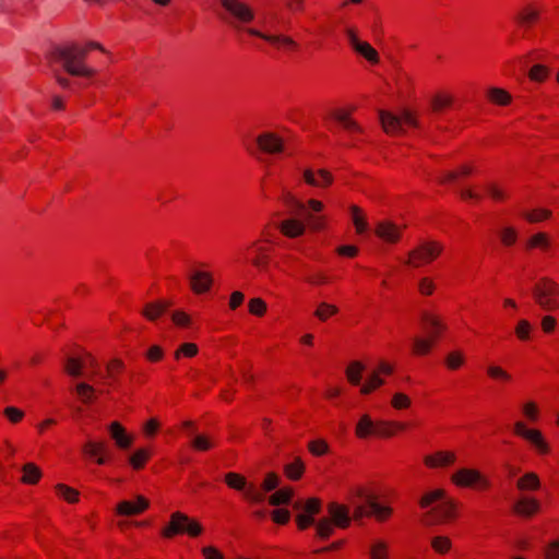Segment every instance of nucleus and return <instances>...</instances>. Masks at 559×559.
<instances>
[{"label":"nucleus","mask_w":559,"mask_h":559,"mask_svg":"<svg viewBox=\"0 0 559 559\" xmlns=\"http://www.w3.org/2000/svg\"><path fill=\"white\" fill-rule=\"evenodd\" d=\"M535 305L545 312L559 310V283L549 276L539 277L532 288Z\"/></svg>","instance_id":"nucleus-7"},{"label":"nucleus","mask_w":559,"mask_h":559,"mask_svg":"<svg viewBox=\"0 0 559 559\" xmlns=\"http://www.w3.org/2000/svg\"><path fill=\"white\" fill-rule=\"evenodd\" d=\"M367 559H392L390 543L383 537L371 538L365 550Z\"/></svg>","instance_id":"nucleus-27"},{"label":"nucleus","mask_w":559,"mask_h":559,"mask_svg":"<svg viewBox=\"0 0 559 559\" xmlns=\"http://www.w3.org/2000/svg\"><path fill=\"white\" fill-rule=\"evenodd\" d=\"M326 516L321 518L316 523V537L326 540L332 537L335 530H347L352 525L349 506L336 501H331L326 506Z\"/></svg>","instance_id":"nucleus-6"},{"label":"nucleus","mask_w":559,"mask_h":559,"mask_svg":"<svg viewBox=\"0 0 559 559\" xmlns=\"http://www.w3.org/2000/svg\"><path fill=\"white\" fill-rule=\"evenodd\" d=\"M152 455L150 449L140 448L129 456V464L134 471H141L146 466Z\"/></svg>","instance_id":"nucleus-42"},{"label":"nucleus","mask_w":559,"mask_h":559,"mask_svg":"<svg viewBox=\"0 0 559 559\" xmlns=\"http://www.w3.org/2000/svg\"><path fill=\"white\" fill-rule=\"evenodd\" d=\"M221 4L239 23L248 24L254 20L253 9L241 0H221Z\"/></svg>","instance_id":"nucleus-20"},{"label":"nucleus","mask_w":559,"mask_h":559,"mask_svg":"<svg viewBox=\"0 0 559 559\" xmlns=\"http://www.w3.org/2000/svg\"><path fill=\"white\" fill-rule=\"evenodd\" d=\"M540 486L539 476L535 472H527L516 480V488L520 491H536Z\"/></svg>","instance_id":"nucleus-41"},{"label":"nucleus","mask_w":559,"mask_h":559,"mask_svg":"<svg viewBox=\"0 0 559 559\" xmlns=\"http://www.w3.org/2000/svg\"><path fill=\"white\" fill-rule=\"evenodd\" d=\"M380 121L385 133L395 134L402 130L400 115L390 111H380Z\"/></svg>","instance_id":"nucleus-44"},{"label":"nucleus","mask_w":559,"mask_h":559,"mask_svg":"<svg viewBox=\"0 0 559 559\" xmlns=\"http://www.w3.org/2000/svg\"><path fill=\"white\" fill-rule=\"evenodd\" d=\"M106 374L108 385H117L120 382V377L126 370L124 362L119 358L110 359L106 365Z\"/></svg>","instance_id":"nucleus-33"},{"label":"nucleus","mask_w":559,"mask_h":559,"mask_svg":"<svg viewBox=\"0 0 559 559\" xmlns=\"http://www.w3.org/2000/svg\"><path fill=\"white\" fill-rule=\"evenodd\" d=\"M283 202L286 205H290L299 212H306L310 210L313 213H321L324 210L322 201L317 199H308L307 201H300L292 192H286L282 197Z\"/></svg>","instance_id":"nucleus-28"},{"label":"nucleus","mask_w":559,"mask_h":559,"mask_svg":"<svg viewBox=\"0 0 559 559\" xmlns=\"http://www.w3.org/2000/svg\"><path fill=\"white\" fill-rule=\"evenodd\" d=\"M306 471L304 461L300 457H295L292 462L284 465L283 472L287 479L292 481L299 480Z\"/></svg>","instance_id":"nucleus-40"},{"label":"nucleus","mask_w":559,"mask_h":559,"mask_svg":"<svg viewBox=\"0 0 559 559\" xmlns=\"http://www.w3.org/2000/svg\"><path fill=\"white\" fill-rule=\"evenodd\" d=\"M280 485V477L275 472H269L263 478L262 484L259 486V489L263 496V502L266 500V493L275 490Z\"/></svg>","instance_id":"nucleus-56"},{"label":"nucleus","mask_w":559,"mask_h":559,"mask_svg":"<svg viewBox=\"0 0 559 559\" xmlns=\"http://www.w3.org/2000/svg\"><path fill=\"white\" fill-rule=\"evenodd\" d=\"M98 362L95 357L84 350L79 349L74 354L67 357L64 361V371L68 376L79 378L85 374V371L96 372Z\"/></svg>","instance_id":"nucleus-13"},{"label":"nucleus","mask_w":559,"mask_h":559,"mask_svg":"<svg viewBox=\"0 0 559 559\" xmlns=\"http://www.w3.org/2000/svg\"><path fill=\"white\" fill-rule=\"evenodd\" d=\"M202 533V524L181 511L173 512L169 522L160 531L162 537L166 539H171L178 535H187L191 538H195Z\"/></svg>","instance_id":"nucleus-8"},{"label":"nucleus","mask_w":559,"mask_h":559,"mask_svg":"<svg viewBox=\"0 0 559 559\" xmlns=\"http://www.w3.org/2000/svg\"><path fill=\"white\" fill-rule=\"evenodd\" d=\"M437 290V284L430 276H423L417 282V292L423 297H430Z\"/></svg>","instance_id":"nucleus-58"},{"label":"nucleus","mask_w":559,"mask_h":559,"mask_svg":"<svg viewBox=\"0 0 559 559\" xmlns=\"http://www.w3.org/2000/svg\"><path fill=\"white\" fill-rule=\"evenodd\" d=\"M374 234L384 242L396 243L402 238V227L392 222L384 221L376 226Z\"/></svg>","instance_id":"nucleus-29"},{"label":"nucleus","mask_w":559,"mask_h":559,"mask_svg":"<svg viewBox=\"0 0 559 559\" xmlns=\"http://www.w3.org/2000/svg\"><path fill=\"white\" fill-rule=\"evenodd\" d=\"M407 428L408 424L404 421L374 420L369 414H362L355 425V437L359 440L390 439Z\"/></svg>","instance_id":"nucleus-5"},{"label":"nucleus","mask_w":559,"mask_h":559,"mask_svg":"<svg viewBox=\"0 0 559 559\" xmlns=\"http://www.w3.org/2000/svg\"><path fill=\"white\" fill-rule=\"evenodd\" d=\"M217 445L216 439L207 435H197L191 441V448L199 452H206Z\"/></svg>","instance_id":"nucleus-51"},{"label":"nucleus","mask_w":559,"mask_h":559,"mask_svg":"<svg viewBox=\"0 0 559 559\" xmlns=\"http://www.w3.org/2000/svg\"><path fill=\"white\" fill-rule=\"evenodd\" d=\"M449 495L445 489L436 488V489L425 492L420 497V499L418 501V506L420 509H428V508L431 509L432 507H435L436 504H438L442 500H444Z\"/></svg>","instance_id":"nucleus-36"},{"label":"nucleus","mask_w":559,"mask_h":559,"mask_svg":"<svg viewBox=\"0 0 559 559\" xmlns=\"http://www.w3.org/2000/svg\"><path fill=\"white\" fill-rule=\"evenodd\" d=\"M301 179L306 186L323 190L334 182V176L325 168L307 167L301 171Z\"/></svg>","instance_id":"nucleus-19"},{"label":"nucleus","mask_w":559,"mask_h":559,"mask_svg":"<svg viewBox=\"0 0 559 559\" xmlns=\"http://www.w3.org/2000/svg\"><path fill=\"white\" fill-rule=\"evenodd\" d=\"M437 341H435L429 335L427 336H416L412 342L411 353L415 357H425L432 353L433 348L437 345Z\"/></svg>","instance_id":"nucleus-31"},{"label":"nucleus","mask_w":559,"mask_h":559,"mask_svg":"<svg viewBox=\"0 0 559 559\" xmlns=\"http://www.w3.org/2000/svg\"><path fill=\"white\" fill-rule=\"evenodd\" d=\"M390 405L395 411H406L412 406V400L406 393L396 392L392 395Z\"/></svg>","instance_id":"nucleus-61"},{"label":"nucleus","mask_w":559,"mask_h":559,"mask_svg":"<svg viewBox=\"0 0 559 559\" xmlns=\"http://www.w3.org/2000/svg\"><path fill=\"white\" fill-rule=\"evenodd\" d=\"M171 306V302L165 299L146 304L142 309V316L148 321H156Z\"/></svg>","instance_id":"nucleus-32"},{"label":"nucleus","mask_w":559,"mask_h":559,"mask_svg":"<svg viewBox=\"0 0 559 559\" xmlns=\"http://www.w3.org/2000/svg\"><path fill=\"white\" fill-rule=\"evenodd\" d=\"M83 455L95 464L103 466L112 461L114 454L106 440L88 439L82 445Z\"/></svg>","instance_id":"nucleus-15"},{"label":"nucleus","mask_w":559,"mask_h":559,"mask_svg":"<svg viewBox=\"0 0 559 559\" xmlns=\"http://www.w3.org/2000/svg\"><path fill=\"white\" fill-rule=\"evenodd\" d=\"M224 483L228 488L241 492L242 499L247 503L251 506L263 503V496L259 489V485L253 481H248L242 474L228 472L224 475Z\"/></svg>","instance_id":"nucleus-11"},{"label":"nucleus","mask_w":559,"mask_h":559,"mask_svg":"<svg viewBox=\"0 0 559 559\" xmlns=\"http://www.w3.org/2000/svg\"><path fill=\"white\" fill-rule=\"evenodd\" d=\"M486 373L488 378L495 381H500L503 383H509L512 381V376L506 369L497 365L488 366Z\"/></svg>","instance_id":"nucleus-60"},{"label":"nucleus","mask_w":559,"mask_h":559,"mask_svg":"<svg viewBox=\"0 0 559 559\" xmlns=\"http://www.w3.org/2000/svg\"><path fill=\"white\" fill-rule=\"evenodd\" d=\"M443 251V242L433 239L424 240L408 252L405 264L413 269L427 266L439 259Z\"/></svg>","instance_id":"nucleus-10"},{"label":"nucleus","mask_w":559,"mask_h":559,"mask_svg":"<svg viewBox=\"0 0 559 559\" xmlns=\"http://www.w3.org/2000/svg\"><path fill=\"white\" fill-rule=\"evenodd\" d=\"M430 547L435 554L439 556H447L453 548V542L447 535H436L430 539Z\"/></svg>","instance_id":"nucleus-43"},{"label":"nucleus","mask_w":559,"mask_h":559,"mask_svg":"<svg viewBox=\"0 0 559 559\" xmlns=\"http://www.w3.org/2000/svg\"><path fill=\"white\" fill-rule=\"evenodd\" d=\"M365 370L366 365L360 360L350 361L345 368V377L347 382L353 386L360 385Z\"/></svg>","instance_id":"nucleus-34"},{"label":"nucleus","mask_w":559,"mask_h":559,"mask_svg":"<svg viewBox=\"0 0 559 559\" xmlns=\"http://www.w3.org/2000/svg\"><path fill=\"white\" fill-rule=\"evenodd\" d=\"M150 508V501L142 495L135 500H122L116 507V514L120 516H135L144 513Z\"/></svg>","instance_id":"nucleus-26"},{"label":"nucleus","mask_w":559,"mask_h":559,"mask_svg":"<svg viewBox=\"0 0 559 559\" xmlns=\"http://www.w3.org/2000/svg\"><path fill=\"white\" fill-rule=\"evenodd\" d=\"M338 312V308L335 306V305H332V304H328V302H320L316 310H314V317L322 321V322H325L328 321L330 318H332L333 316H335L336 313Z\"/></svg>","instance_id":"nucleus-57"},{"label":"nucleus","mask_w":559,"mask_h":559,"mask_svg":"<svg viewBox=\"0 0 559 559\" xmlns=\"http://www.w3.org/2000/svg\"><path fill=\"white\" fill-rule=\"evenodd\" d=\"M420 321L427 331V335L437 342H439L449 330V326L443 317L429 310L421 312Z\"/></svg>","instance_id":"nucleus-18"},{"label":"nucleus","mask_w":559,"mask_h":559,"mask_svg":"<svg viewBox=\"0 0 559 559\" xmlns=\"http://www.w3.org/2000/svg\"><path fill=\"white\" fill-rule=\"evenodd\" d=\"M520 411L523 419H519L513 423V435L525 441L536 454L542 456L550 454L551 445L543 431L527 425L528 423L536 424L542 418V411L537 402L533 400L524 401L521 404Z\"/></svg>","instance_id":"nucleus-2"},{"label":"nucleus","mask_w":559,"mask_h":559,"mask_svg":"<svg viewBox=\"0 0 559 559\" xmlns=\"http://www.w3.org/2000/svg\"><path fill=\"white\" fill-rule=\"evenodd\" d=\"M255 143L258 148L269 155L281 154L285 151L284 139L275 132L266 131L260 133Z\"/></svg>","instance_id":"nucleus-24"},{"label":"nucleus","mask_w":559,"mask_h":559,"mask_svg":"<svg viewBox=\"0 0 559 559\" xmlns=\"http://www.w3.org/2000/svg\"><path fill=\"white\" fill-rule=\"evenodd\" d=\"M497 237L503 248H512L519 241V230L514 226L504 225L497 230Z\"/></svg>","instance_id":"nucleus-37"},{"label":"nucleus","mask_w":559,"mask_h":559,"mask_svg":"<svg viewBox=\"0 0 559 559\" xmlns=\"http://www.w3.org/2000/svg\"><path fill=\"white\" fill-rule=\"evenodd\" d=\"M385 384V380L381 377H379L373 371L370 372V374L367 377L365 382L360 384L359 393L361 395H370L378 391L381 386Z\"/></svg>","instance_id":"nucleus-47"},{"label":"nucleus","mask_w":559,"mask_h":559,"mask_svg":"<svg viewBox=\"0 0 559 559\" xmlns=\"http://www.w3.org/2000/svg\"><path fill=\"white\" fill-rule=\"evenodd\" d=\"M473 166L469 164L461 165L457 169L448 171L443 175L441 178L442 183L452 182L454 180H457L460 178H464L473 174Z\"/></svg>","instance_id":"nucleus-54"},{"label":"nucleus","mask_w":559,"mask_h":559,"mask_svg":"<svg viewBox=\"0 0 559 559\" xmlns=\"http://www.w3.org/2000/svg\"><path fill=\"white\" fill-rule=\"evenodd\" d=\"M56 495L68 503H76L80 499V492L66 484H57L55 486Z\"/></svg>","instance_id":"nucleus-50"},{"label":"nucleus","mask_w":559,"mask_h":559,"mask_svg":"<svg viewBox=\"0 0 559 559\" xmlns=\"http://www.w3.org/2000/svg\"><path fill=\"white\" fill-rule=\"evenodd\" d=\"M552 216V212L548 209H533L523 213V217L531 224L548 221Z\"/></svg>","instance_id":"nucleus-52"},{"label":"nucleus","mask_w":559,"mask_h":559,"mask_svg":"<svg viewBox=\"0 0 559 559\" xmlns=\"http://www.w3.org/2000/svg\"><path fill=\"white\" fill-rule=\"evenodd\" d=\"M451 484L460 489L475 491H489L492 488L491 479L476 467H460L450 475Z\"/></svg>","instance_id":"nucleus-9"},{"label":"nucleus","mask_w":559,"mask_h":559,"mask_svg":"<svg viewBox=\"0 0 559 559\" xmlns=\"http://www.w3.org/2000/svg\"><path fill=\"white\" fill-rule=\"evenodd\" d=\"M92 50H99L106 59H109L108 51L97 41L57 47L51 52V58L53 61L59 62L68 74L83 79H93L98 74V70L92 64L90 59Z\"/></svg>","instance_id":"nucleus-1"},{"label":"nucleus","mask_w":559,"mask_h":559,"mask_svg":"<svg viewBox=\"0 0 559 559\" xmlns=\"http://www.w3.org/2000/svg\"><path fill=\"white\" fill-rule=\"evenodd\" d=\"M539 326L544 334L550 335L556 331L558 326V320L555 316L550 313L544 314L540 318Z\"/></svg>","instance_id":"nucleus-64"},{"label":"nucleus","mask_w":559,"mask_h":559,"mask_svg":"<svg viewBox=\"0 0 559 559\" xmlns=\"http://www.w3.org/2000/svg\"><path fill=\"white\" fill-rule=\"evenodd\" d=\"M540 509V503L536 498L524 496L521 497L513 506V511L518 515L531 518Z\"/></svg>","instance_id":"nucleus-30"},{"label":"nucleus","mask_w":559,"mask_h":559,"mask_svg":"<svg viewBox=\"0 0 559 559\" xmlns=\"http://www.w3.org/2000/svg\"><path fill=\"white\" fill-rule=\"evenodd\" d=\"M107 431L117 449L121 451L129 450L134 443V436L129 433L124 426L119 421H111L107 426Z\"/></svg>","instance_id":"nucleus-25"},{"label":"nucleus","mask_w":559,"mask_h":559,"mask_svg":"<svg viewBox=\"0 0 559 559\" xmlns=\"http://www.w3.org/2000/svg\"><path fill=\"white\" fill-rule=\"evenodd\" d=\"M293 495H294V491L292 488H289V487L281 488L278 490H276L275 492H273L269 497V503L271 506H276V507L282 506V504H287L292 500Z\"/></svg>","instance_id":"nucleus-55"},{"label":"nucleus","mask_w":559,"mask_h":559,"mask_svg":"<svg viewBox=\"0 0 559 559\" xmlns=\"http://www.w3.org/2000/svg\"><path fill=\"white\" fill-rule=\"evenodd\" d=\"M273 226V236L277 230L287 239H297L304 237L307 231L318 233L324 230L328 226V219L320 213H305L304 219L289 216L278 222H271Z\"/></svg>","instance_id":"nucleus-3"},{"label":"nucleus","mask_w":559,"mask_h":559,"mask_svg":"<svg viewBox=\"0 0 559 559\" xmlns=\"http://www.w3.org/2000/svg\"><path fill=\"white\" fill-rule=\"evenodd\" d=\"M353 51L368 61L371 66H376L380 62L379 52L368 41L361 40L354 46Z\"/></svg>","instance_id":"nucleus-38"},{"label":"nucleus","mask_w":559,"mask_h":559,"mask_svg":"<svg viewBox=\"0 0 559 559\" xmlns=\"http://www.w3.org/2000/svg\"><path fill=\"white\" fill-rule=\"evenodd\" d=\"M551 246V237L545 231H538L532 235L526 241V249H540L547 251Z\"/></svg>","instance_id":"nucleus-46"},{"label":"nucleus","mask_w":559,"mask_h":559,"mask_svg":"<svg viewBox=\"0 0 559 559\" xmlns=\"http://www.w3.org/2000/svg\"><path fill=\"white\" fill-rule=\"evenodd\" d=\"M486 97L489 103L496 105V106H508L512 102L511 94L501 87H490L487 90Z\"/></svg>","instance_id":"nucleus-39"},{"label":"nucleus","mask_w":559,"mask_h":559,"mask_svg":"<svg viewBox=\"0 0 559 559\" xmlns=\"http://www.w3.org/2000/svg\"><path fill=\"white\" fill-rule=\"evenodd\" d=\"M199 347L195 343H182L174 353V358L180 360L181 358H193L198 355Z\"/></svg>","instance_id":"nucleus-59"},{"label":"nucleus","mask_w":559,"mask_h":559,"mask_svg":"<svg viewBox=\"0 0 559 559\" xmlns=\"http://www.w3.org/2000/svg\"><path fill=\"white\" fill-rule=\"evenodd\" d=\"M533 324L527 319L518 321L514 328V334L520 342H528L532 338Z\"/></svg>","instance_id":"nucleus-53"},{"label":"nucleus","mask_w":559,"mask_h":559,"mask_svg":"<svg viewBox=\"0 0 559 559\" xmlns=\"http://www.w3.org/2000/svg\"><path fill=\"white\" fill-rule=\"evenodd\" d=\"M466 362L464 353L460 349L449 352L444 357V366L450 371L461 369Z\"/></svg>","instance_id":"nucleus-49"},{"label":"nucleus","mask_w":559,"mask_h":559,"mask_svg":"<svg viewBox=\"0 0 559 559\" xmlns=\"http://www.w3.org/2000/svg\"><path fill=\"white\" fill-rule=\"evenodd\" d=\"M543 5L538 2H528L520 8L515 14L514 21L522 28H531L536 25L540 19Z\"/></svg>","instance_id":"nucleus-22"},{"label":"nucleus","mask_w":559,"mask_h":559,"mask_svg":"<svg viewBox=\"0 0 559 559\" xmlns=\"http://www.w3.org/2000/svg\"><path fill=\"white\" fill-rule=\"evenodd\" d=\"M459 460L454 450L440 449L423 456V464L427 469H449L453 467Z\"/></svg>","instance_id":"nucleus-16"},{"label":"nucleus","mask_w":559,"mask_h":559,"mask_svg":"<svg viewBox=\"0 0 559 559\" xmlns=\"http://www.w3.org/2000/svg\"><path fill=\"white\" fill-rule=\"evenodd\" d=\"M188 280L189 287L194 295L207 294L214 284L212 272L201 267L191 271Z\"/></svg>","instance_id":"nucleus-21"},{"label":"nucleus","mask_w":559,"mask_h":559,"mask_svg":"<svg viewBox=\"0 0 559 559\" xmlns=\"http://www.w3.org/2000/svg\"><path fill=\"white\" fill-rule=\"evenodd\" d=\"M248 311L250 314L262 318L267 311V305L261 297L251 298L248 302Z\"/></svg>","instance_id":"nucleus-62"},{"label":"nucleus","mask_w":559,"mask_h":559,"mask_svg":"<svg viewBox=\"0 0 559 559\" xmlns=\"http://www.w3.org/2000/svg\"><path fill=\"white\" fill-rule=\"evenodd\" d=\"M298 261V257L293 253H283L280 258L277 269L286 275H292L290 271L293 270L294 264Z\"/></svg>","instance_id":"nucleus-63"},{"label":"nucleus","mask_w":559,"mask_h":559,"mask_svg":"<svg viewBox=\"0 0 559 559\" xmlns=\"http://www.w3.org/2000/svg\"><path fill=\"white\" fill-rule=\"evenodd\" d=\"M460 503L448 496L440 503L432 507L425 514V521L430 525H445L455 522L460 518Z\"/></svg>","instance_id":"nucleus-12"},{"label":"nucleus","mask_w":559,"mask_h":559,"mask_svg":"<svg viewBox=\"0 0 559 559\" xmlns=\"http://www.w3.org/2000/svg\"><path fill=\"white\" fill-rule=\"evenodd\" d=\"M355 107H340L331 110L330 117L338 122L344 130L353 135H360L364 133L362 127L352 118Z\"/></svg>","instance_id":"nucleus-23"},{"label":"nucleus","mask_w":559,"mask_h":559,"mask_svg":"<svg viewBox=\"0 0 559 559\" xmlns=\"http://www.w3.org/2000/svg\"><path fill=\"white\" fill-rule=\"evenodd\" d=\"M245 32L250 36L259 37L265 40L277 50L294 52L299 49V44L296 40H294L290 36L284 34H266L253 27H248L245 29Z\"/></svg>","instance_id":"nucleus-17"},{"label":"nucleus","mask_w":559,"mask_h":559,"mask_svg":"<svg viewBox=\"0 0 559 559\" xmlns=\"http://www.w3.org/2000/svg\"><path fill=\"white\" fill-rule=\"evenodd\" d=\"M273 226L266 223L259 238L250 241L243 249L245 261L259 272L269 270L273 255Z\"/></svg>","instance_id":"nucleus-4"},{"label":"nucleus","mask_w":559,"mask_h":559,"mask_svg":"<svg viewBox=\"0 0 559 559\" xmlns=\"http://www.w3.org/2000/svg\"><path fill=\"white\" fill-rule=\"evenodd\" d=\"M349 211L356 234L362 235L368 229V223L365 212L362 211L361 207L355 204L349 206Z\"/></svg>","instance_id":"nucleus-48"},{"label":"nucleus","mask_w":559,"mask_h":559,"mask_svg":"<svg viewBox=\"0 0 559 559\" xmlns=\"http://www.w3.org/2000/svg\"><path fill=\"white\" fill-rule=\"evenodd\" d=\"M73 391L79 399L80 402H82L85 405L94 404L97 401V390L86 383V382H79L73 388Z\"/></svg>","instance_id":"nucleus-35"},{"label":"nucleus","mask_w":559,"mask_h":559,"mask_svg":"<svg viewBox=\"0 0 559 559\" xmlns=\"http://www.w3.org/2000/svg\"><path fill=\"white\" fill-rule=\"evenodd\" d=\"M356 496L365 499L367 507L370 509V519H373L377 523H385L393 518V507L379 501L378 496L367 492L362 487L357 488Z\"/></svg>","instance_id":"nucleus-14"},{"label":"nucleus","mask_w":559,"mask_h":559,"mask_svg":"<svg viewBox=\"0 0 559 559\" xmlns=\"http://www.w3.org/2000/svg\"><path fill=\"white\" fill-rule=\"evenodd\" d=\"M41 476V469L35 463L29 462L22 466V484L36 485L40 480Z\"/></svg>","instance_id":"nucleus-45"}]
</instances>
